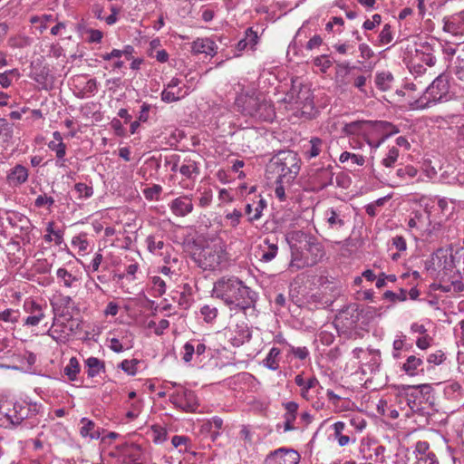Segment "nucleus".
I'll list each match as a JSON object with an SVG mask.
<instances>
[{"instance_id":"f257e3e1","label":"nucleus","mask_w":464,"mask_h":464,"mask_svg":"<svg viewBox=\"0 0 464 464\" xmlns=\"http://www.w3.org/2000/svg\"><path fill=\"white\" fill-rule=\"evenodd\" d=\"M212 296L230 310H246L255 305L257 294L236 276H222L214 283Z\"/></svg>"},{"instance_id":"f03ea898","label":"nucleus","mask_w":464,"mask_h":464,"mask_svg":"<svg viewBox=\"0 0 464 464\" xmlns=\"http://www.w3.org/2000/svg\"><path fill=\"white\" fill-rule=\"evenodd\" d=\"M286 241L291 250L289 268L300 270L315 265L323 256L321 246L307 238L301 232H291L286 235Z\"/></svg>"},{"instance_id":"7ed1b4c3","label":"nucleus","mask_w":464,"mask_h":464,"mask_svg":"<svg viewBox=\"0 0 464 464\" xmlns=\"http://www.w3.org/2000/svg\"><path fill=\"white\" fill-rule=\"evenodd\" d=\"M195 261L204 270H222L229 264L228 254L223 242L218 241L204 246L195 256Z\"/></svg>"},{"instance_id":"20e7f679","label":"nucleus","mask_w":464,"mask_h":464,"mask_svg":"<svg viewBox=\"0 0 464 464\" xmlns=\"http://www.w3.org/2000/svg\"><path fill=\"white\" fill-rule=\"evenodd\" d=\"M450 99L448 76L440 74L425 88L424 93L411 103L414 110L425 109L431 104L446 102Z\"/></svg>"},{"instance_id":"39448f33","label":"nucleus","mask_w":464,"mask_h":464,"mask_svg":"<svg viewBox=\"0 0 464 464\" xmlns=\"http://www.w3.org/2000/svg\"><path fill=\"white\" fill-rule=\"evenodd\" d=\"M270 168L277 174L279 182L290 185L300 170V160L293 150L281 151L271 162Z\"/></svg>"},{"instance_id":"423d86ee","label":"nucleus","mask_w":464,"mask_h":464,"mask_svg":"<svg viewBox=\"0 0 464 464\" xmlns=\"http://www.w3.org/2000/svg\"><path fill=\"white\" fill-rule=\"evenodd\" d=\"M9 404H3L0 411L5 415L7 421L12 425H19L24 420H28L29 425H35L38 421L35 417L39 414L41 405L26 401L14 402L12 408Z\"/></svg>"},{"instance_id":"0eeeda50","label":"nucleus","mask_w":464,"mask_h":464,"mask_svg":"<svg viewBox=\"0 0 464 464\" xmlns=\"http://www.w3.org/2000/svg\"><path fill=\"white\" fill-rule=\"evenodd\" d=\"M245 115L262 121H272L276 116L273 105L262 95L245 96L238 100Z\"/></svg>"},{"instance_id":"6e6552de","label":"nucleus","mask_w":464,"mask_h":464,"mask_svg":"<svg viewBox=\"0 0 464 464\" xmlns=\"http://www.w3.org/2000/svg\"><path fill=\"white\" fill-rule=\"evenodd\" d=\"M170 402L178 409L186 412L196 411L198 402L196 394L191 390L183 386H179L169 395Z\"/></svg>"},{"instance_id":"1a4fd4ad","label":"nucleus","mask_w":464,"mask_h":464,"mask_svg":"<svg viewBox=\"0 0 464 464\" xmlns=\"http://www.w3.org/2000/svg\"><path fill=\"white\" fill-rule=\"evenodd\" d=\"M189 92V87L182 83L180 79L173 77L164 85L161 100L168 103L178 102L188 95Z\"/></svg>"},{"instance_id":"9d476101","label":"nucleus","mask_w":464,"mask_h":464,"mask_svg":"<svg viewBox=\"0 0 464 464\" xmlns=\"http://www.w3.org/2000/svg\"><path fill=\"white\" fill-rule=\"evenodd\" d=\"M111 455L118 458L123 464H140L143 452L139 445L126 443L118 446Z\"/></svg>"},{"instance_id":"9b49d317","label":"nucleus","mask_w":464,"mask_h":464,"mask_svg":"<svg viewBox=\"0 0 464 464\" xmlns=\"http://www.w3.org/2000/svg\"><path fill=\"white\" fill-rule=\"evenodd\" d=\"M28 316L24 320V326H37L45 318L46 305H42L34 299H26L23 304Z\"/></svg>"},{"instance_id":"f8f14e48","label":"nucleus","mask_w":464,"mask_h":464,"mask_svg":"<svg viewBox=\"0 0 464 464\" xmlns=\"http://www.w3.org/2000/svg\"><path fill=\"white\" fill-rule=\"evenodd\" d=\"M420 386H410V385H401L399 387V396L401 400H404L406 406L409 408V411L406 412V416L409 417L412 411L419 410L422 394L419 388L423 387Z\"/></svg>"},{"instance_id":"ddd939ff","label":"nucleus","mask_w":464,"mask_h":464,"mask_svg":"<svg viewBox=\"0 0 464 464\" xmlns=\"http://www.w3.org/2000/svg\"><path fill=\"white\" fill-rule=\"evenodd\" d=\"M299 453L292 449L280 448L269 453L265 460L266 464H298Z\"/></svg>"},{"instance_id":"4468645a","label":"nucleus","mask_w":464,"mask_h":464,"mask_svg":"<svg viewBox=\"0 0 464 464\" xmlns=\"http://www.w3.org/2000/svg\"><path fill=\"white\" fill-rule=\"evenodd\" d=\"M359 453L366 462L378 464L385 461V447L375 442H362L360 446Z\"/></svg>"},{"instance_id":"2eb2a0df","label":"nucleus","mask_w":464,"mask_h":464,"mask_svg":"<svg viewBox=\"0 0 464 464\" xmlns=\"http://www.w3.org/2000/svg\"><path fill=\"white\" fill-rule=\"evenodd\" d=\"M171 213L179 218H184L194 210V204L191 195H182L172 199L169 203Z\"/></svg>"},{"instance_id":"dca6fc26","label":"nucleus","mask_w":464,"mask_h":464,"mask_svg":"<svg viewBox=\"0 0 464 464\" xmlns=\"http://www.w3.org/2000/svg\"><path fill=\"white\" fill-rule=\"evenodd\" d=\"M443 31L453 36L464 37V12L443 18Z\"/></svg>"},{"instance_id":"f3484780","label":"nucleus","mask_w":464,"mask_h":464,"mask_svg":"<svg viewBox=\"0 0 464 464\" xmlns=\"http://www.w3.org/2000/svg\"><path fill=\"white\" fill-rule=\"evenodd\" d=\"M417 464H439L435 453L430 450L427 441H418L414 450Z\"/></svg>"},{"instance_id":"a211bd4d","label":"nucleus","mask_w":464,"mask_h":464,"mask_svg":"<svg viewBox=\"0 0 464 464\" xmlns=\"http://www.w3.org/2000/svg\"><path fill=\"white\" fill-rule=\"evenodd\" d=\"M345 218L346 217L341 208H330L324 212V219L332 229L338 230L343 227L346 223Z\"/></svg>"},{"instance_id":"6ab92c4d","label":"nucleus","mask_w":464,"mask_h":464,"mask_svg":"<svg viewBox=\"0 0 464 464\" xmlns=\"http://www.w3.org/2000/svg\"><path fill=\"white\" fill-rule=\"evenodd\" d=\"M295 382L300 388V395L305 400L311 399V392L315 388H322L317 378L314 376L304 379L303 374H298L295 378Z\"/></svg>"},{"instance_id":"aec40b11","label":"nucleus","mask_w":464,"mask_h":464,"mask_svg":"<svg viewBox=\"0 0 464 464\" xmlns=\"http://www.w3.org/2000/svg\"><path fill=\"white\" fill-rule=\"evenodd\" d=\"M191 49L194 53H205L213 57L217 53L218 45L210 38H197L193 41Z\"/></svg>"},{"instance_id":"412c9836","label":"nucleus","mask_w":464,"mask_h":464,"mask_svg":"<svg viewBox=\"0 0 464 464\" xmlns=\"http://www.w3.org/2000/svg\"><path fill=\"white\" fill-rule=\"evenodd\" d=\"M29 173L26 167L16 164L7 174V181L10 186L18 187L25 183L28 179Z\"/></svg>"},{"instance_id":"4be33fe9","label":"nucleus","mask_w":464,"mask_h":464,"mask_svg":"<svg viewBox=\"0 0 464 464\" xmlns=\"http://www.w3.org/2000/svg\"><path fill=\"white\" fill-rule=\"evenodd\" d=\"M266 206V201L260 197L247 203L245 208V212L248 216V221L254 222L259 220Z\"/></svg>"},{"instance_id":"5701e85b","label":"nucleus","mask_w":464,"mask_h":464,"mask_svg":"<svg viewBox=\"0 0 464 464\" xmlns=\"http://www.w3.org/2000/svg\"><path fill=\"white\" fill-rule=\"evenodd\" d=\"M423 361L420 357L416 355H409L405 362L401 364V370L403 371L408 376L413 377L423 372L422 368Z\"/></svg>"},{"instance_id":"b1692460","label":"nucleus","mask_w":464,"mask_h":464,"mask_svg":"<svg viewBox=\"0 0 464 464\" xmlns=\"http://www.w3.org/2000/svg\"><path fill=\"white\" fill-rule=\"evenodd\" d=\"M374 128L376 130L382 132V138L374 144L369 143L372 147L378 148L382 143L384 142L386 139L390 136L396 134L399 132V129L397 126L392 124L391 122L380 121L374 122Z\"/></svg>"},{"instance_id":"393cba45","label":"nucleus","mask_w":464,"mask_h":464,"mask_svg":"<svg viewBox=\"0 0 464 464\" xmlns=\"http://www.w3.org/2000/svg\"><path fill=\"white\" fill-rule=\"evenodd\" d=\"M333 177L334 173L328 167L317 169L315 172L311 175L310 178L313 180L314 186H316V188H324L332 183Z\"/></svg>"},{"instance_id":"a878e982","label":"nucleus","mask_w":464,"mask_h":464,"mask_svg":"<svg viewBox=\"0 0 464 464\" xmlns=\"http://www.w3.org/2000/svg\"><path fill=\"white\" fill-rule=\"evenodd\" d=\"M179 173L186 179L194 180L200 173L198 163L190 158L183 159L180 162Z\"/></svg>"},{"instance_id":"bb28decb","label":"nucleus","mask_w":464,"mask_h":464,"mask_svg":"<svg viewBox=\"0 0 464 464\" xmlns=\"http://www.w3.org/2000/svg\"><path fill=\"white\" fill-rule=\"evenodd\" d=\"M148 250L154 255L163 256L162 250L172 249L170 245H166L161 237L150 235L146 238Z\"/></svg>"},{"instance_id":"cd10ccee","label":"nucleus","mask_w":464,"mask_h":464,"mask_svg":"<svg viewBox=\"0 0 464 464\" xmlns=\"http://www.w3.org/2000/svg\"><path fill=\"white\" fill-rule=\"evenodd\" d=\"M258 40L257 32L254 31L252 27H249L246 30L244 38L237 43V50L242 52L247 48L254 49Z\"/></svg>"},{"instance_id":"c85d7f7f","label":"nucleus","mask_w":464,"mask_h":464,"mask_svg":"<svg viewBox=\"0 0 464 464\" xmlns=\"http://www.w3.org/2000/svg\"><path fill=\"white\" fill-rule=\"evenodd\" d=\"M324 147V141L320 138L314 137L307 145L304 146V154L306 159L311 160L319 156Z\"/></svg>"},{"instance_id":"c756f323","label":"nucleus","mask_w":464,"mask_h":464,"mask_svg":"<svg viewBox=\"0 0 464 464\" xmlns=\"http://www.w3.org/2000/svg\"><path fill=\"white\" fill-rule=\"evenodd\" d=\"M410 72L414 76L415 81L422 80L424 83L430 82L433 76L422 63L414 60L411 62Z\"/></svg>"},{"instance_id":"7c9ffc66","label":"nucleus","mask_w":464,"mask_h":464,"mask_svg":"<svg viewBox=\"0 0 464 464\" xmlns=\"http://www.w3.org/2000/svg\"><path fill=\"white\" fill-rule=\"evenodd\" d=\"M81 424L82 427L80 429V434L82 437H88L92 440H98L100 438L101 433L99 431V429L96 428V425L92 420L87 418H82Z\"/></svg>"},{"instance_id":"2f4dec72","label":"nucleus","mask_w":464,"mask_h":464,"mask_svg":"<svg viewBox=\"0 0 464 464\" xmlns=\"http://www.w3.org/2000/svg\"><path fill=\"white\" fill-rule=\"evenodd\" d=\"M335 77L334 81L339 87H344L348 84V81L346 77L350 73L351 67L349 63H337L335 68Z\"/></svg>"},{"instance_id":"473e14b6","label":"nucleus","mask_w":464,"mask_h":464,"mask_svg":"<svg viewBox=\"0 0 464 464\" xmlns=\"http://www.w3.org/2000/svg\"><path fill=\"white\" fill-rule=\"evenodd\" d=\"M85 365L87 367V375L91 378L97 376L100 372H104L105 370L103 362L96 357H89L85 361Z\"/></svg>"},{"instance_id":"72a5a7b5","label":"nucleus","mask_w":464,"mask_h":464,"mask_svg":"<svg viewBox=\"0 0 464 464\" xmlns=\"http://www.w3.org/2000/svg\"><path fill=\"white\" fill-rule=\"evenodd\" d=\"M46 232L47 234L44 237L45 242L51 243L54 241L56 245L62 244L63 232L60 229H54V222L51 221L47 223Z\"/></svg>"},{"instance_id":"f704fd0d","label":"nucleus","mask_w":464,"mask_h":464,"mask_svg":"<svg viewBox=\"0 0 464 464\" xmlns=\"http://www.w3.org/2000/svg\"><path fill=\"white\" fill-rule=\"evenodd\" d=\"M393 81V75L390 72H380L375 75V84L382 91H387L391 88Z\"/></svg>"},{"instance_id":"c9c22d12","label":"nucleus","mask_w":464,"mask_h":464,"mask_svg":"<svg viewBox=\"0 0 464 464\" xmlns=\"http://www.w3.org/2000/svg\"><path fill=\"white\" fill-rule=\"evenodd\" d=\"M81 366L76 357H72L69 360L68 364L63 369L64 375L67 376V378L71 382H74L77 380V376L80 373Z\"/></svg>"},{"instance_id":"e433bc0d","label":"nucleus","mask_w":464,"mask_h":464,"mask_svg":"<svg viewBox=\"0 0 464 464\" xmlns=\"http://www.w3.org/2000/svg\"><path fill=\"white\" fill-rule=\"evenodd\" d=\"M369 125L368 121H352L343 128V132L346 135H361L364 131V128Z\"/></svg>"},{"instance_id":"4c0bfd02","label":"nucleus","mask_w":464,"mask_h":464,"mask_svg":"<svg viewBox=\"0 0 464 464\" xmlns=\"http://www.w3.org/2000/svg\"><path fill=\"white\" fill-rule=\"evenodd\" d=\"M280 353V349L276 347L271 348L266 359L264 360V365L272 371L277 370L279 368L278 357Z\"/></svg>"},{"instance_id":"58836bf2","label":"nucleus","mask_w":464,"mask_h":464,"mask_svg":"<svg viewBox=\"0 0 464 464\" xmlns=\"http://www.w3.org/2000/svg\"><path fill=\"white\" fill-rule=\"evenodd\" d=\"M428 219V215L419 211L414 212L413 217H411L408 221V227L410 228H417L420 230L423 229L427 226Z\"/></svg>"},{"instance_id":"ea45409f","label":"nucleus","mask_w":464,"mask_h":464,"mask_svg":"<svg viewBox=\"0 0 464 464\" xmlns=\"http://www.w3.org/2000/svg\"><path fill=\"white\" fill-rule=\"evenodd\" d=\"M109 347L115 353H121L122 351L132 347V341L127 338H122L121 340L118 338H111L110 340Z\"/></svg>"},{"instance_id":"a19ab883","label":"nucleus","mask_w":464,"mask_h":464,"mask_svg":"<svg viewBox=\"0 0 464 464\" xmlns=\"http://www.w3.org/2000/svg\"><path fill=\"white\" fill-rule=\"evenodd\" d=\"M451 72L457 80L461 82L460 87L464 92V59L458 56L452 65Z\"/></svg>"},{"instance_id":"79ce46f5","label":"nucleus","mask_w":464,"mask_h":464,"mask_svg":"<svg viewBox=\"0 0 464 464\" xmlns=\"http://www.w3.org/2000/svg\"><path fill=\"white\" fill-rule=\"evenodd\" d=\"M264 243L267 246V248L263 250L261 260L270 262L276 256L278 247L276 243L270 242L268 238H266Z\"/></svg>"},{"instance_id":"37998d69","label":"nucleus","mask_w":464,"mask_h":464,"mask_svg":"<svg viewBox=\"0 0 464 464\" xmlns=\"http://www.w3.org/2000/svg\"><path fill=\"white\" fill-rule=\"evenodd\" d=\"M399 158V150L397 147H392L389 149L387 154L383 157L381 163L385 168H393Z\"/></svg>"},{"instance_id":"c03bdc74","label":"nucleus","mask_w":464,"mask_h":464,"mask_svg":"<svg viewBox=\"0 0 464 464\" xmlns=\"http://www.w3.org/2000/svg\"><path fill=\"white\" fill-rule=\"evenodd\" d=\"M14 133V124L8 122L5 119L0 118V138L4 141H8L12 139Z\"/></svg>"},{"instance_id":"a18cd8bd","label":"nucleus","mask_w":464,"mask_h":464,"mask_svg":"<svg viewBox=\"0 0 464 464\" xmlns=\"http://www.w3.org/2000/svg\"><path fill=\"white\" fill-rule=\"evenodd\" d=\"M405 345L406 335L403 334L397 335L392 343V357L394 359L401 358V352L404 349Z\"/></svg>"},{"instance_id":"49530a36","label":"nucleus","mask_w":464,"mask_h":464,"mask_svg":"<svg viewBox=\"0 0 464 464\" xmlns=\"http://www.w3.org/2000/svg\"><path fill=\"white\" fill-rule=\"evenodd\" d=\"M57 278L60 279L65 287H72L73 283L77 280L74 276H72L69 271L65 268H59L56 272Z\"/></svg>"},{"instance_id":"de8ad7c7","label":"nucleus","mask_w":464,"mask_h":464,"mask_svg":"<svg viewBox=\"0 0 464 464\" xmlns=\"http://www.w3.org/2000/svg\"><path fill=\"white\" fill-rule=\"evenodd\" d=\"M20 318V312L14 309H5L0 312V321L16 324Z\"/></svg>"},{"instance_id":"09e8293b","label":"nucleus","mask_w":464,"mask_h":464,"mask_svg":"<svg viewBox=\"0 0 464 464\" xmlns=\"http://www.w3.org/2000/svg\"><path fill=\"white\" fill-rule=\"evenodd\" d=\"M412 60L416 61L417 63H420L423 65H427L430 68L434 66L436 63V58L433 54L428 53H419V51H416V56Z\"/></svg>"},{"instance_id":"8fccbe9b","label":"nucleus","mask_w":464,"mask_h":464,"mask_svg":"<svg viewBox=\"0 0 464 464\" xmlns=\"http://www.w3.org/2000/svg\"><path fill=\"white\" fill-rule=\"evenodd\" d=\"M314 65L319 68L320 72L325 73L328 69L333 65V62L329 59L328 55L324 54L317 56L314 59Z\"/></svg>"},{"instance_id":"3c124183","label":"nucleus","mask_w":464,"mask_h":464,"mask_svg":"<svg viewBox=\"0 0 464 464\" xmlns=\"http://www.w3.org/2000/svg\"><path fill=\"white\" fill-rule=\"evenodd\" d=\"M393 40L392 27L389 24H384L378 37L379 45L389 44Z\"/></svg>"},{"instance_id":"603ef678","label":"nucleus","mask_w":464,"mask_h":464,"mask_svg":"<svg viewBox=\"0 0 464 464\" xmlns=\"http://www.w3.org/2000/svg\"><path fill=\"white\" fill-rule=\"evenodd\" d=\"M152 289L157 295L161 296L166 293L167 282L161 277L155 276L151 277Z\"/></svg>"},{"instance_id":"864d4df0","label":"nucleus","mask_w":464,"mask_h":464,"mask_svg":"<svg viewBox=\"0 0 464 464\" xmlns=\"http://www.w3.org/2000/svg\"><path fill=\"white\" fill-rule=\"evenodd\" d=\"M127 404L129 405V410L126 412V418L132 420H135L141 412V401H135L132 402L127 401Z\"/></svg>"},{"instance_id":"5fc2aeb1","label":"nucleus","mask_w":464,"mask_h":464,"mask_svg":"<svg viewBox=\"0 0 464 464\" xmlns=\"http://www.w3.org/2000/svg\"><path fill=\"white\" fill-rule=\"evenodd\" d=\"M383 298L392 303L402 302L407 299V292L403 289H400L398 293L388 290L384 292Z\"/></svg>"},{"instance_id":"6e6d98bb","label":"nucleus","mask_w":464,"mask_h":464,"mask_svg":"<svg viewBox=\"0 0 464 464\" xmlns=\"http://www.w3.org/2000/svg\"><path fill=\"white\" fill-rule=\"evenodd\" d=\"M74 189L77 192L78 197L82 198H88L93 194L92 187L82 182L76 183Z\"/></svg>"},{"instance_id":"4d7b16f0","label":"nucleus","mask_w":464,"mask_h":464,"mask_svg":"<svg viewBox=\"0 0 464 464\" xmlns=\"http://www.w3.org/2000/svg\"><path fill=\"white\" fill-rule=\"evenodd\" d=\"M200 314L207 323L212 322L218 315V309L206 304L200 308Z\"/></svg>"},{"instance_id":"13d9d810","label":"nucleus","mask_w":464,"mask_h":464,"mask_svg":"<svg viewBox=\"0 0 464 464\" xmlns=\"http://www.w3.org/2000/svg\"><path fill=\"white\" fill-rule=\"evenodd\" d=\"M194 343L195 341L187 342L182 347L181 355L185 362H191L195 354Z\"/></svg>"},{"instance_id":"bf43d9fd","label":"nucleus","mask_w":464,"mask_h":464,"mask_svg":"<svg viewBox=\"0 0 464 464\" xmlns=\"http://www.w3.org/2000/svg\"><path fill=\"white\" fill-rule=\"evenodd\" d=\"M47 146L55 153L56 158H62V156L66 155L67 147L64 142L50 141Z\"/></svg>"},{"instance_id":"052dcab7","label":"nucleus","mask_w":464,"mask_h":464,"mask_svg":"<svg viewBox=\"0 0 464 464\" xmlns=\"http://www.w3.org/2000/svg\"><path fill=\"white\" fill-rule=\"evenodd\" d=\"M72 245L77 247L80 252H85L89 247V242L85 235H79L72 237Z\"/></svg>"},{"instance_id":"680f3d73","label":"nucleus","mask_w":464,"mask_h":464,"mask_svg":"<svg viewBox=\"0 0 464 464\" xmlns=\"http://www.w3.org/2000/svg\"><path fill=\"white\" fill-rule=\"evenodd\" d=\"M162 191L160 185L155 184L152 187L147 188L143 190V194L147 199H158Z\"/></svg>"},{"instance_id":"e2e57ef3","label":"nucleus","mask_w":464,"mask_h":464,"mask_svg":"<svg viewBox=\"0 0 464 464\" xmlns=\"http://www.w3.org/2000/svg\"><path fill=\"white\" fill-rule=\"evenodd\" d=\"M138 364V360H124L121 363V368L129 375H135Z\"/></svg>"},{"instance_id":"0e129e2a","label":"nucleus","mask_w":464,"mask_h":464,"mask_svg":"<svg viewBox=\"0 0 464 464\" xmlns=\"http://www.w3.org/2000/svg\"><path fill=\"white\" fill-rule=\"evenodd\" d=\"M285 419H289L290 420H295L298 404L295 401H289L285 404Z\"/></svg>"},{"instance_id":"69168bd1","label":"nucleus","mask_w":464,"mask_h":464,"mask_svg":"<svg viewBox=\"0 0 464 464\" xmlns=\"http://www.w3.org/2000/svg\"><path fill=\"white\" fill-rule=\"evenodd\" d=\"M446 359L445 353L439 350L428 355L427 362L433 365L441 364Z\"/></svg>"},{"instance_id":"338daca9","label":"nucleus","mask_w":464,"mask_h":464,"mask_svg":"<svg viewBox=\"0 0 464 464\" xmlns=\"http://www.w3.org/2000/svg\"><path fill=\"white\" fill-rule=\"evenodd\" d=\"M396 175L400 179H404L405 177L414 178L417 175V169L412 166H406L404 168H400L396 170Z\"/></svg>"},{"instance_id":"774afa93","label":"nucleus","mask_w":464,"mask_h":464,"mask_svg":"<svg viewBox=\"0 0 464 464\" xmlns=\"http://www.w3.org/2000/svg\"><path fill=\"white\" fill-rule=\"evenodd\" d=\"M225 218L230 221V226L232 227H236L240 223L242 213L237 209H234L232 212L227 213Z\"/></svg>"}]
</instances>
